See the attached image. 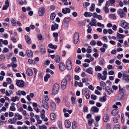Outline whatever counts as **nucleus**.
I'll return each mask as SVG.
<instances>
[{"mask_svg": "<svg viewBox=\"0 0 129 129\" xmlns=\"http://www.w3.org/2000/svg\"><path fill=\"white\" fill-rule=\"evenodd\" d=\"M70 76L69 75H67L65 77V79H64L62 80L61 84L62 88V89H64L66 88V85L67 84V81H70Z\"/></svg>", "mask_w": 129, "mask_h": 129, "instance_id": "nucleus-1", "label": "nucleus"}, {"mask_svg": "<svg viewBox=\"0 0 129 129\" xmlns=\"http://www.w3.org/2000/svg\"><path fill=\"white\" fill-rule=\"evenodd\" d=\"M59 86L57 83L55 84L53 86V92L54 94H57L59 90Z\"/></svg>", "mask_w": 129, "mask_h": 129, "instance_id": "nucleus-2", "label": "nucleus"}, {"mask_svg": "<svg viewBox=\"0 0 129 129\" xmlns=\"http://www.w3.org/2000/svg\"><path fill=\"white\" fill-rule=\"evenodd\" d=\"M82 94L85 96L87 99H88L90 97L89 90L87 89H83L82 91Z\"/></svg>", "mask_w": 129, "mask_h": 129, "instance_id": "nucleus-3", "label": "nucleus"}, {"mask_svg": "<svg viewBox=\"0 0 129 129\" xmlns=\"http://www.w3.org/2000/svg\"><path fill=\"white\" fill-rule=\"evenodd\" d=\"M66 66L67 69L69 70H71L72 67V64L71 60L70 59L67 60L66 63Z\"/></svg>", "mask_w": 129, "mask_h": 129, "instance_id": "nucleus-4", "label": "nucleus"}, {"mask_svg": "<svg viewBox=\"0 0 129 129\" xmlns=\"http://www.w3.org/2000/svg\"><path fill=\"white\" fill-rule=\"evenodd\" d=\"M79 33H78L77 32L75 33L74 34V43L75 44H77V43L79 41Z\"/></svg>", "mask_w": 129, "mask_h": 129, "instance_id": "nucleus-5", "label": "nucleus"}, {"mask_svg": "<svg viewBox=\"0 0 129 129\" xmlns=\"http://www.w3.org/2000/svg\"><path fill=\"white\" fill-rule=\"evenodd\" d=\"M42 106L46 110H48L49 106L47 102L45 100H43L42 102Z\"/></svg>", "mask_w": 129, "mask_h": 129, "instance_id": "nucleus-6", "label": "nucleus"}, {"mask_svg": "<svg viewBox=\"0 0 129 129\" xmlns=\"http://www.w3.org/2000/svg\"><path fill=\"white\" fill-rule=\"evenodd\" d=\"M117 13L121 18L125 17V14L122 9H119L117 12Z\"/></svg>", "mask_w": 129, "mask_h": 129, "instance_id": "nucleus-7", "label": "nucleus"}, {"mask_svg": "<svg viewBox=\"0 0 129 129\" xmlns=\"http://www.w3.org/2000/svg\"><path fill=\"white\" fill-rule=\"evenodd\" d=\"M50 106L51 111H53L55 110L56 108V105L54 102L51 101L50 103Z\"/></svg>", "mask_w": 129, "mask_h": 129, "instance_id": "nucleus-8", "label": "nucleus"}, {"mask_svg": "<svg viewBox=\"0 0 129 129\" xmlns=\"http://www.w3.org/2000/svg\"><path fill=\"white\" fill-rule=\"evenodd\" d=\"M110 6L109 2L108 1L106 2L105 6L104 7L103 9L105 13H108L109 12V10L108 7Z\"/></svg>", "mask_w": 129, "mask_h": 129, "instance_id": "nucleus-9", "label": "nucleus"}, {"mask_svg": "<svg viewBox=\"0 0 129 129\" xmlns=\"http://www.w3.org/2000/svg\"><path fill=\"white\" fill-rule=\"evenodd\" d=\"M59 69L61 71H63L66 69V67L64 64L62 62H60L59 64Z\"/></svg>", "mask_w": 129, "mask_h": 129, "instance_id": "nucleus-10", "label": "nucleus"}, {"mask_svg": "<svg viewBox=\"0 0 129 129\" xmlns=\"http://www.w3.org/2000/svg\"><path fill=\"white\" fill-rule=\"evenodd\" d=\"M45 10L44 7H41L38 10V14L40 16H42L44 14Z\"/></svg>", "mask_w": 129, "mask_h": 129, "instance_id": "nucleus-11", "label": "nucleus"}, {"mask_svg": "<svg viewBox=\"0 0 129 129\" xmlns=\"http://www.w3.org/2000/svg\"><path fill=\"white\" fill-rule=\"evenodd\" d=\"M16 85L20 87H23L24 85L23 81L22 80H18L16 83Z\"/></svg>", "mask_w": 129, "mask_h": 129, "instance_id": "nucleus-12", "label": "nucleus"}, {"mask_svg": "<svg viewBox=\"0 0 129 129\" xmlns=\"http://www.w3.org/2000/svg\"><path fill=\"white\" fill-rule=\"evenodd\" d=\"M122 77L123 79L125 80L127 82H129V75L124 73L122 74Z\"/></svg>", "mask_w": 129, "mask_h": 129, "instance_id": "nucleus-13", "label": "nucleus"}, {"mask_svg": "<svg viewBox=\"0 0 129 129\" xmlns=\"http://www.w3.org/2000/svg\"><path fill=\"white\" fill-rule=\"evenodd\" d=\"M64 124L66 127L69 128L71 126V122L69 120H67L65 121Z\"/></svg>", "mask_w": 129, "mask_h": 129, "instance_id": "nucleus-14", "label": "nucleus"}, {"mask_svg": "<svg viewBox=\"0 0 129 129\" xmlns=\"http://www.w3.org/2000/svg\"><path fill=\"white\" fill-rule=\"evenodd\" d=\"M125 95V92L122 91L120 92V93L118 95V96L119 99H121L124 97Z\"/></svg>", "mask_w": 129, "mask_h": 129, "instance_id": "nucleus-15", "label": "nucleus"}, {"mask_svg": "<svg viewBox=\"0 0 129 129\" xmlns=\"http://www.w3.org/2000/svg\"><path fill=\"white\" fill-rule=\"evenodd\" d=\"M109 118V116L108 114H106L104 115L103 118V120L106 122H107Z\"/></svg>", "mask_w": 129, "mask_h": 129, "instance_id": "nucleus-16", "label": "nucleus"}, {"mask_svg": "<svg viewBox=\"0 0 129 129\" xmlns=\"http://www.w3.org/2000/svg\"><path fill=\"white\" fill-rule=\"evenodd\" d=\"M26 42L27 43L30 44L31 43V39L27 35L25 36Z\"/></svg>", "mask_w": 129, "mask_h": 129, "instance_id": "nucleus-17", "label": "nucleus"}, {"mask_svg": "<svg viewBox=\"0 0 129 129\" xmlns=\"http://www.w3.org/2000/svg\"><path fill=\"white\" fill-rule=\"evenodd\" d=\"M26 53L28 56L29 57H31L33 56V53L30 50H27L26 51Z\"/></svg>", "mask_w": 129, "mask_h": 129, "instance_id": "nucleus-18", "label": "nucleus"}, {"mask_svg": "<svg viewBox=\"0 0 129 129\" xmlns=\"http://www.w3.org/2000/svg\"><path fill=\"white\" fill-rule=\"evenodd\" d=\"M27 74L29 76H31L33 74V71L30 69H28L26 71Z\"/></svg>", "mask_w": 129, "mask_h": 129, "instance_id": "nucleus-19", "label": "nucleus"}, {"mask_svg": "<svg viewBox=\"0 0 129 129\" xmlns=\"http://www.w3.org/2000/svg\"><path fill=\"white\" fill-rule=\"evenodd\" d=\"M92 70V68L91 67H89L86 69L85 71L88 74H93V72Z\"/></svg>", "mask_w": 129, "mask_h": 129, "instance_id": "nucleus-20", "label": "nucleus"}, {"mask_svg": "<svg viewBox=\"0 0 129 129\" xmlns=\"http://www.w3.org/2000/svg\"><path fill=\"white\" fill-rule=\"evenodd\" d=\"M111 89L108 87H106L105 88V92L109 95H110L111 93Z\"/></svg>", "mask_w": 129, "mask_h": 129, "instance_id": "nucleus-21", "label": "nucleus"}, {"mask_svg": "<svg viewBox=\"0 0 129 129\" xmlns=\"http://www.w3.org/2000/svg\"><path fill=\"white\" fill-rule=\"evenodd\" d=\"M118 110L114 109L112 111L111 114L115 116L118 114Z\"/></svg>", "mask_w": 129, "mask_h": 129, "instance_id": "nucleus-22", "label": "nucleus"}, {"mask_svg": "<svg viewBox=\"0 0 129 129\" xmlns=\"http://www.w3.org/2000/svg\"><path fill=\"white\" fill-rule=\"evenodd\" d=\"M92 14L90 12H85L84 14V15L86 17H90L92 16Z\"/></svg>", "mask_w": 129, "mask_h": 129, "instance_id": "nucleus-23", "label": "nucleus"}, {"mask_svg": "<svg viewBox=\"0 0 129 129\" xmlns=\"http://www.w3.org/2000/svg\"><path fill=\"white\" fill-rule=\"evenodd\" d=\"M91 111L94 112H98L99 109L96 107H93L91 109Z\"/></svg>", "mask_w": 129, "mask_h": 129, "instance_id": "nucleus-24", "label": "nucleus"}, {"mask_svg": "<svg viewBox=\"0 0 129 129\" xmlns=\"http://www.w3.org/2000/svg\"><path fill=\"white\" fill-rule=\"evenodd\" d=\"M20 98L17 96L13 97L12 98L11 101L13 102H15L16 101H18Z\"/></svg>", "mask_w": 129, "mask_h": 129, "instance_id": "nucleus-25", "label": "nucleus"}, {"mask_svg": "<svg viewBox=\"0 0 129 129\" xmlns=\"http://www.w3.org/2000/svg\"><path fill=\"white\" fill-rule=\"evenodd\" d=\"M48 46L49 48L54 49H56L57 47V45H53L51 44H49L48 45Z\"/></svg>", "mask_w": 129, "mask_h": 129, "instance_id": "nucleus-26", "label": "nucleus"}, {"mask_svg": "<svg viewBox=\"0 0 129 129\" xmlns=\"http://www.w3.org/2000/svg\"><path fill=\"white\" fill-rule=\"evenodd\" d=\"M55 118V116L54 114L53 113H51L50 115V118L52 120H54Z\"/></svg>", "mask_w": 129, "mask_h": 129, "instance_id": "nucleus-27", "label": "nucleus"}, {"mask_svg": "<svg viewBox=\"0 0 129 129\" xmlns=\"http://www.w3.org/2000/svg\"><path fill=\"white\" fill-rule=\"evenodd\" d=\"M71 100L72 104L73 105H75L76 103L75 98L74 97H72L71 98Z\"/></svg>", "mask_w": 129, "mask_h": 129, "instance_id": "nucleus-28", "label": "nucleus"}, {"mask_svg": "<svg viewBox=\"0 0 129 129\" xmlns=\"http://www.w3.org/2000/svg\"><path fill=\"white\" fill-rule=\"evenodd\" d=\"M95 6V4L94 3H93L91 4V7L90 8V11L93 12L94 10Z\"/></svg>", "mask_w": 129, "mask_h": 129, "instance_id": "nucleus-29", "label": "nucleus"}, {"mask_svg": "<svg viewBox=\"0 0 129 129\" xmlns=\"http://www.w3.org/2000/svg\"><path fill=\"white\" fill-rule=\"evenodd\" d=\"M40 50L41 52L43 54H45L46 52V50L43 46L40 48Z\"/></svg>", "mask_w": 129, "mask_h": 129, "instance_id": "nucleus-30", "label": "nucleus"}, {"mask_svg": "<svg viewBox=\"0 0 129 129\" xmlns=\"http://www.w3.org/2000/svg\"><path fill=\"white\" fill-rule=\"evenodd\" d=\"M55 60L56 62H59L60 60V57L59 56L57 55L55 57Z\"/></svg>", "mask_w": 129, "mask_h": 129, "instance_id": "nucleus-31", "label": "nucleus"}, {"mask_svg": "<svg viewBox=\"0 0 129 129\" xmlns=\"http://www.w3.org/2000/svg\"><path fill=\"white\" fill-rule=\"evenodd\" d=\"M72 127L73 129H75L77 127V123L75 122H72Z\"/></svg>", "mask_w": 129, "mask_h": 129, "instance_id": "nucleus-32", "label": "nucleus"}, {"mask_svg": "<svg viewBox=\"0 0 129 129\" xmlns=\"http://www.w3.org/2000/svg\"><path fill=\"white\" fill-rule=\"evenodd\" d=\"M106 97L105 96H104L103 97L100 98L99 101L101 102H104L106 101Z\"/></svg>", "mask_w": 129, "mask_h": 129, "instance_id": "nucleus-33", "label": "nucleus"}, {"mask_svg": "<svg viewBox=\"0 0 129 129\" xmlns=\"http://www.w3.org/2000/svg\"><path fill=\"white\" fill-rule=\"evenodd\" d=\"M95 70L96 71H100L102 70V68L100 66H97L95 67Z\"/></svg>", "mask_w": 129, "mask_h": 129, "instance_id": "nucleus-34", "label": "nucleus"}, {"mask_svg": "<svg viewBox=\"0 0 129 129\" xmlns=\"http://www.w3.org/2000/svg\"><path fill=\"white\" fill-rule=\"evenodd\" d=\"M117 37L119 39H122L124 37L123 35L121 34L117 33Z\"/></svg>", "mask_w": 129, "mask_h": 129, "instance_id": "nucleus-35", "label": "nucleus"}, {"mask_svg": "<svg viewBox=\"0 0 129 129\" xmlns=\"http://www.w3.org/2000/svg\"><path fill=\"white\" fill-rule=\"evenodd\" d=\"M55 101H56V102L57 103L59 104L60 103L61 101L60 98L58 97L54 99Z\"/></svg>", "mask_w": 129, "mask_h": 129, "instance_id": "nucleus-36", "label": "nucleus"}, {"mask_svg": "<svg viewBox=\"0 0 129 129\" xmlns=\"http://www.w3.org/2000/svg\"><path fill=\"white\" fill-rule=\"evenodd\" d=\"M120 125L119 124H117L114 125L113 129H120Z\"/></svg>", "mask_w": 129, "mask_h": 129, "instance_id": "nucleus-37", "label": "nucleus"}, {"mask_svg": "<svg viewBox=\"0 0 129 129\" xmlns=\"http://www.w3.org/2000/svg\"><path fill=\"white\" fill-rule=\"evenodd\" d=\"M55 16V14L53 13L51 14L50 16V19L52 20L54 19Z\"/></svg>", "mask_w": 129, "mask_h": 129, "instance_id": "nucleus-38", "label": "nucleus"}, {"mask_svg": "<svg viewBox=\"0 0 129 129\" xmlns=\"http://www.w3.org/2000/svg\"><path fill=\"white\" fill-rule=\"evenodd\" d=\"M102 39L105 42L107 43L108 42V39L106 36H104L102 37Z\"/></svg>", "mask_w": 129, "mask_h": 129, "instance_id": "nucleus-39", "label": "nucleus"}, {"mask_svg": "<svg viewBox=\"0 0 129 129\" xmlns=\"http://www.w3.org/2000/svg\"><path fill=\"white\" fill-rule=\"evenodd\" d=\"M11 22L12 24L14 26H15L16 25V22L15 20L13 18L11 19Z\"/></svg>", "mask_w": 129, "mask_h": 129, "instance_id": "nucleus-40", "label": "nucleus"}, {"mask_svg": "<svg viewBox=\"0 0 129 129\" xmlns=\"http://www.w3.org/2000/svg\"><path fill=\"white\" fill-rule=\"evenodd\" d=\"M70 21V19L69 18H65L63 20L64 22L66 23L68 22H69Z\"/></svg>", "mask_w": 129, "mask_h": 129, "instance_id": "nucleus-41", "label": "nucleus"}, {"mask_svg": "<svg viewBox=\"0 0 129 129\" xmlns=\"http://www.w3.org/2000/svg\"><path fill=\"white\" fill-rule=\"evenodd\" d=\"M94 122V120L93 119H88V123L90 125H91Z\"/></svg>", "mask_w": 129, "mask_h": 129, "instance_id": "nucleus-42", "label": "nucleus"}, {"mask_svg": "<svg viewBox=\"0 0 129 129\" xmlns=\"http://www.w3.org/2000/svg\"><path fill=\"white\" fill-rule=\"evenodd\" d=\"M109 17L111 19H115L116 18V17L114 14H111L109 15Z\"/></svg>", "mask_w": 129, "mask_h": 129, "instance_id": "nucleus-43", "label": "nucleus"}, {"mask_svg": "<svg viewBox=\"0 0 129 129\" xmlns=\"http://www.w3.org/2000/svg\"><path fill=\"white\" fill-rule=\"evenodd\" d=\"M8 122L10 123L14 124L15 123L16 121H13L12 119H10L8 120Z\"/></svg>", "mask_w": 129, "mask_h": 129, "instance_id": "nucleus-44", "label": "nucleus"}, {"mask_svg": "<svg viewBox=\"0 0 129 129\" xmlns=\"http://www.w3.org/2000/svg\"><path fill=\"white\" fill-rule=\"evenodd\" d=\"M99 64L101 65H103L104 64V60L103 59H101L99 62Z\"/></svg>", "mask_w": 129, "mask_h": 129, "instance_id": "nucleus-45", "label": "nucleus"}, {"mask_svg": "<svg viewBox=\"0 0 129 129\" xmlns=\"http://www.w3.org/2000/svg\"><path fill=\"white\" fill-rule=\"evenodd\" d=\"M37 38L38 39L40 40H41L42 38V37L41 35L40 34H39L37 35Z\"/></svg>", "mask_w": 129, "mask_h": 129, "instance_id": "nucleus-46", "label": "nucleus"}, {"mask_svg": "<svg viewBox=\"0 0 129 129\" xmlns=\"http://www.w3.org/2000/svg\"><path fill=\"white\" fill-rule=\"evenodd\" d=\"M14 62H12L11 63V66L13 68H15L17 66V65L16 64L14 63Z\"/></svg>", "mask_w": 129, "mask_h": 129, "instance_id": "nucleus-47", "label": "nucleus"}, {"mask_svg": "<svg viewBox=\"0 0 129 129\" xmlns=\"http://www.w3.org/2000/svg\"><path fill=\"white\" fill-rule=\"evenodd\" d=\"M90 5V4L88 3L85 2L83 4V6L85 8L87 7Z\"/></svg>", "mask_w": 129, "mask_h": 129, "instance_id": "nucleus-48", "label": "nucleus"}, {"mask_svg": "<svg viewBox=\"0 0 129 129\" xmlns=\"http://www.w3.org/2000/svg\"><path fill=\"white\" fill-rule=\"evenodd\" d=\"M46 72L48 73H50L51 74H53L54 73L53 71L49 69H47L46 70Z\"/></svg>", "mask_w": 129, "mask_h": 129, "instance_id": "nucleus-49", "label": "nucleus"}, {"mask_svg": "<svg viewBox=\"0 0 129 129\" xmlns=\"http://www.w3.org/2000/svg\"><path fill=\"white\" fill-rule=\"evenodd\" d=\"M106 84L103 81H101L100 83V85L101 87H104L105 86Z\"/></svg>", "mask_w": 129, "mask_h": 129, "instance_id": "nucleus-50", "label": "nucleus"}, {"mask_svg": "<svg viewBox=\"0 0 129 129\" xmlns=\"http://www.w3.org/2000/svg\"><path fill=\"white\" fill-rule=\"evenodd\" d=\"M113 121L115 123H117L118 122V120L116 117H115L113 118Z\"/></svg>", "mask_w": 129, "mask_h": 129, "instance_id": "nucleus-51", "label": "nucleus"}, {"mask_svg": "<svg viewBox=\"0 0 129 129\" xmlns=\"http://www.w3.org/2000/svg\"><path fill=\"white\" fill-rule=\"evenodd\" d=\"M122 26L124 28H126L128 26L126 24V23L125 22H123L122 24Z\"/></svg>", "mask_w": 129, "mask_h": 129, "instance_id": "nucleus-52", "label": "nucleus"}, {"mask_svg": "<svg viewBox=\"0 0 129 129\" xmlns=\"http://www.w3.org/2000/svg\"><path fill=\"white\" fill-rule=\"evenodd\" d=\"M82 81L83 83L87 82L88 81V79L87 78L82 79Z\"/></svg>", "mask_w": 129, "mask_h": 129, "instance_id": "nucleus-53", "label": "nucleus"}, {"mask_svg": "<svg viewBox=\"0 0 129 129\" xmlns=\"http://www.w3.org/2000/svg\"><path fill=\"white\" fill-rule=\"evenodd\" d=\"M91 99L93 100H95L97 99V96L94 94H92L91 96Z\"/></svg>", "mask_w": 129, "mask_h": 129, "instance_id": "nucleus-54", "label": "nucleus"}, {"mask_svg": "<svg viewBox=\"0 0 129 129\" xmlns=\"http://www.w3.org/2000/svg\"><path fill=\"white\" fill-rule=\"evenodd\" d=\"M39 129H46L47 127L44 125L40 126L39 127Z\"/></svg>", "mask_w": 129, "mask_h": 129, "instance_id": "nucleus-55", "label": "nucleus"}, {"mask_svg": "<svg viewBox=\"0 0 129 129\" xmlns=\"http://www.w3.org/2000/svg\"><path fill=\"white\" fill-rule=\"evenodd\" d=\"M20 18L21 19H25L26 18L25 15L24 14H23L20 16Z\"/></svg>", "mask_w": 129, "mask_h": 129, "instance_id": "nucleus-56", "label": "nucleus"}, {"mask_svg": "<svg viewBox=\"0 0 129 129\" xmlns=\"http://www.w3.org/2000/svg\"><path fill=\"white\" fill-rule=\"evenodd\" d=\"M5 58V56L3 55H0V61L4 60Z\"/></svg>", "mask_w": 129, "mask_h": 129, "instance_id": "nucleus-57", "label": "nucleus"}, {"mask_svg": "<svg viewBox=\"0 0 129 129\" xmlns=\"http://www.w3.org/2000/svg\"><path fill=\"white\" fill-rule=\"evenodd\" d=\"M11 39L13 43H15L16 42L17 40L14 37H12L11 38Z\"/></svg>", "mask_w": 129, "mask_h": 129, "instance_id": "nucleus-58", "label": "nucleus"}, {"mask_svg": "<svg viewBox=\"0 0 129 129\" xmlns=\"http://www.w3.org/2000/svg\"><path fill=\"white\" fill-rule=\"evenodd\" d=\"M121 122L123 123L124 122V115H121Z\"/></svg>", "mask_w": 129, "mask_h": 129, "instance_id": "nucleus-59", "label": "nucleus"}, {"mask_svg": "<svg viewBox=\"0 0 129 129\" xmlns=\"http://www.w3.org/2000/svg\"><path fill=\"white\" fill-rule=\"evenodd\" d=\"M107 68L108 70L114 69V68L113 67L112 65L110 64L108 66Z\"/></svg>", "mask_w": 129, "mask_h": 129, "instance_id": "nucleus-60", "label": "nucleus"}, {"mask_svg": "<svg viewBox=\"0 0 129 129\" xmlns=\"http://www.w3.org/2000/svg\"><path fill=\"white\" fill-rule=\"evenodd\" d=\"M28 61L29 62L30 64H33L34 63V60H31V59H28Z\"/></svg>", "mask_w": 129, "mask_h": 129, "instance_id": "nucleus-61", "label": "nucleus"}, {"mask_svg": "<svg viewBox=\"0 0 129 129\" xmlns=\"http://www.w3.org/2000/svg\"><path fill=\"white\" fill-rule=\"evenodd\" d=\"M97 25L99 27H104V24H102L100 22H98L97 23Z\"/></svg>", "mask_w": 129, "mask_h": 129, "instance_id": "nucleus-62", "label": "nucleus"}, {"mask_svg": "<svg viewBox=\"0 0 129 129\" xmlns=\"http://www.w3.org/2000/svg\"><path fill=\"white\" fill-rule=\"evenodd\" d=\"M106 129H111V125L109 123H107L106 124Z\"/></svg>", "mask_w": 129, "mask_h": 129, "instance_id": "nucleus-63", "label": "nucleus"}, {"mask_svg": "<svg viewBox=\"0 0 129 129\" xmlns=\"http://www.w3.org/2000/svg\"><path fill=\"white\" fill-rule=\"evenodd\" d=\"M10 110L12 111H15V108L13 106H12L10 107Z\"/></svg>", "mask_w": 129, "mask_h": 129, "instance_id": "nucleus-64", "label": "nucleus"}]
</instances>
